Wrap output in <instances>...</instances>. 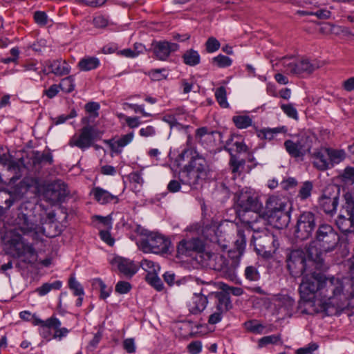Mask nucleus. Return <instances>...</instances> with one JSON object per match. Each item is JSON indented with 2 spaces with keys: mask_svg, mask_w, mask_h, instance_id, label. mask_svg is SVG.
Returning a JSON list of instances; mask_svg holds the SVG:
<instances>
[{
  "mask_svg": "<svg viewBox=\"0 0 354 354\" xmlns=\"http://www.w3.org/2000/svg\"><path fill=\"white\" fill-rule=\"evenodd\" d=\"M343 279L326 277L315 272L304 276L299 286L301 297L304 299L302 313H324L330 316L337 314L348 306L354 297Z\"/></svg>",
  "mask_w": 354,
  "mask_h": 354,
  "instance_id": "f257e3e1",
  "label": "nucleus"
},
{
  "mask_svg": "<svg viewBox=\"0 0 354 354\" xmlns=\"http://www.w3.org/2000/svg\"><path fill=\"white\" fill-rule=\"evenodd\" d=\"M13 230L16 232H21V236H28L35 241H39L43 235L55 237L60 232L57 222L46 221L41 227L36 224L31 210L28 209L24 205L17 210Z\"/></svg>",
  "mask_w": 354,
  "mask_h": 354,
  "instance_id": "f03ea898",
  "label": "nucleus"
},
{
  "mask_svg": "<svg viewBox=\"0 0 354 354\" xmlns=\"http://www.w3.org/2000/svg\"><path fill=\"white\" fill-rule=\"evenodd\" d=\"M339 241V236L331 225L320 224L316 232L315 239L308 248V255L317 263L319 269H326L322 254L333 250Z\"/></svg>",
  "mask_w": 354,
  "mask_h": 354,
  "instance_id": "7ed1b4c3",
  "label": "nucleus"
},
{
  "mask_svg": "<svg viewBox=\"0 0 354 354\" xmlns=\"http://www.w3.org/2000/svg\"><path fill=\"white\" fill-rule=\"evenodd\" d=\"M9 243L16 252L19 260L15 263L18 270H25L30 264H33L37 260V254L32 244L26 243L21 234L11 230Z\"/></svg>",
  "mask_w": 354,
  "mask_h": 354,
  "instance_id": "20e7f679",
  "label": "nucleus"
},
{
  "mask_svg": "<svg viewBox=\"0 0 354 354\" xmlns=\"http://www.w3.org/2000/svg\"><path fill=\"white\" fill-rule=\"evenodd\" d=\"M309 259L307 261L306 259V254L301 250H294L288 252L286 255V264L287 268L290 272V274L294 277H298L301 276L306 271L307 266L310 265H315L317 270V263L310 259L308 256ZM324 269H320L324 270Z\"/></svg>",
  "mask_w": 354,
  "mask_h": 354,
  "instance_id": "39448f33",
  "label": "nucleus"
},
{
  "mask_svg": "<svg viewBox=\"0 0 354 354\" xmlns=\"http://www.w3.org/2000/svg\"><path fill=\"white\" fill-rule=\"evenodd\" d=\"M170 246V240L157 232H150L140 241V248L145 253L167 254Z\"/></svg>",
  "mask_w": 354,
  "mask_h": 354,
  "instance_id": "423d86ee",
  "label": "nucleus"
},
{
  "mask_svg": "<svg viewBox=\"0 0 354 354\" xmlns=\"http://www.w3.org/2000/svg\"><path fill=\"white\" fill-rule=\"evenodd\" d=\"M235 200L241 212L262 211L263 207L259 194L250 187H244L238 191Z\"/></svg>",
  "mask_w": 354,
  "mask_h": 354,
  "instance_id": "0eeeda50",
  "label": "nucleus"
},
{
  "mask_svg": "<svg viewBox=\"0 0 354 354\" xmlns=\"http://www.w3.org/2000/svg\"><path fill=\"white\" fill-rule=\"evenodd\" d=\"M282 64L287 73L297 75L304 73L310 74L322 66V63L319 61L310 60L307 58L295 60L292 57H283Z\"/></svg>",
  "mask_w": 354,
  "mask_h": 354,
  "instance_id": "6e6552de",
  "label": "nucleus"
},
{
  "mask_svg": "<svg viewBox=\"0 0 354 354\" xmlns=\"http://www.w3.org/2000/svg\"><path fill=\"white\" fill-rule=\"evenodd\" d=\"M345 203L342 206V214L339 216L337 225L344 234L354 232V200L351 194H344Z\"/></svg>",
  "mask_w": 354,
  "mask_h": 354,
  "instance_id": "1a4fd4ad",
  "label": "nucleus"
},
{
  "mask_svg": "<svg viewBox=\"0 0 354 354\" xmlns=\"http://www.w3.org/2000/svg\"><path fill=\"white\" fill-rule=\"evenodd\" d=\"M261 211H238L239 216L241 221L251 228L254 232H262L265 234V239L269 241H274V236L268 234L266 227V220L260 214Z\"/></svg>",
  "mask_w": 354,
  "mask_h": 354,
  "instance_id": "9d476101",
  "label": "nucleus"
},
{
  "mask_svg": "<svg viewBox=\"0 0 354 354\" xmlns=\"http://www.w3.org/2000/svg\"><path fill=\"white\" fill-rule=\"evenodd\" d=\"M319 216L311 212H304L299 216L295 236L301 240L308 239L318 224Z\"/></svg>",
  "mask_w": 354,
  "mask_h": 354,
  "instance_id": "9b49d317",
  "label": "nucleus"
},
{
  "mask_svg": "<svg viewBox=\"0 0 354 354\" xmlns=\"http://www.w3.org/2000/svg\"><path fill=\"white\" fill-rule=\"evenodd\" d=\"M69 193L67 185L62 180H56L47 185L44 198L50 205H55L64 202Z\"/></svg>",
  "mask_w": 354,
  "mask_h": 354,
  "instance_id": "f8f14e48",
  "label": "nucleus"
},
{
  "mask_svg": "<svg viewBox=\"0 0 354 354\" xmlns=\"http://www.w3.org/2000/svg\"><path fill=\"white\" fill-rule=\"evenodd\" d=\"M96 132L97 131L93 127L86 125L80 130L79 134H75L71 138L68 145L72 147H77L84 151L93 146Z\"/></svg>",
  "mask_w": 354,
  "mask_h": 354,
  "instance_id": "ddd939ff",
  "label": "nucleus"
},
{
  "mask_svg": "<svg viewBox=\"0 0 354 354\" xmlns=\"http://www.w3.org/2000/svg\"><path fill=\"white\" fill-rule=\"evenodd\" d=\"M189 156L191 160L189 165L185 167L205 176L207 170L205 159L192 149H185L180 155V158L182 160H185V158H189Z\"/></svg>",
  "mask_w": 354,
  "mask_h": 354,
  "instance_id": "4468645a",
  "label": "nucleus"
},
{
  "mask_svg": "<svg viewBox=\"0 0 354 354\" xmlns=\"http://www.w3.org/2000/svg\"><path fill=\"white\" fill-rule=\"evenodd\" d=\"M283 145L288 154L293 158L304 156L311 147L307 137H301L297 141L287 140Z\"/></svg>",
  "mask_w": 354,
  "mask_h": 354,
  "instance_id": "2eb2a0df",
  "label": "nucleus"
},
{
  "mask_svg": "<svg viewBox=\"0 0 354 354\" xmlns=\"http://www.w3.org/2000/svg\"><path fill=\"white\" fill-rule=\"evenodd\" d=\"M151 45L156 58L161 61L167 60L171 53L177 51L179 48L178 44L167 41H154Z\"/></svg>",
  "mask_w": 354,
  "mask_h": 354,
  "instance_id": "dca6fc26",
  "label": "nucleus"
},
{
  "mask_svg": "<svg viewBox=\"0 0 354 354\" xmlns=\"http://www.w3.org/2000/svg\"><path fill=\"white\" fill-rule=\"evenodd\" d=\"M47 332L50 333V337H44L47 340L56 339L61 340L63 337H66L69 330L65 327H61L62 323L56 317H50L47 319L46 322Z\"/></svg>",
  "mask_w": 354,
  "mask_h": 354,
  "instance_id": "f3484780",
  "label": "nucleus"
},
{
  "mask_svg": "<svg viewBox=\"0 0 354 354\" xmlns=\"http://www.w3.org/2000/svg\"><path fill=\"white\" fill-rule=\"evenodd\" d=\"M339 196L337 193H330L325 190L319 198V205L328 214H333L337 209Z\"/></svg>",
  "mask_w": 354,
  "mask_h": 354,
  "instance_id": "a211bd4d",
  "label": "nucleus"
},
{
  "mask_svg": "<svg viewBox=\"0 0 354 354\" xmlns=\"http://www.w3.org/2000/svg\"><path fill=\"white\" fill-rule=\"evenodd\" d=\"M111 263L127 278H131L138 271L137 266L132 261L120 257H114Z\"/></svg>",
  "mask_w": 354,
  "mask_h": 354,
  "instance_id": "6ab92c4d",
  "label": "nucleus"
},
{
  "mask_svg": "<svg viewBox=\"0 0 354 354\" xmlns=\"http://www.w3.org/2000/svg\"><path fill=\"white\" fill-rule=\"evenodd\" d=\"M311 159L314 167L319 170L324 171L330 168L328 148L316 149L312 153Z\"/></svg>",
  "mask_w": 354,
  "mask_h": 354,
  "instance_id": "aec40b11",
  "label": "nucleus"
},
{
  "mask_svg": "<svg viewBox=\"0 0 354 354\" xmlns=\"http://www.w3.org/2000/svg\"><path fill=\"white\" fill-rule=\"evenodd\" d=\"M203 249V243L198 238L182 240L177 248L178 252L184 255H189L192 251L201 252Z\"/></svg>",
  "mask_w": 354,
  "mask_h": 354,
  "instance_id": "412c9836",
  "label": "nucleus"
},
{
  "mask_svg": "<svg viewBox=\"0 0 354 354\" xmlns=\"http://www.w3.org/2000/svg\"><path fill=\"white\" fill-rule=\"evenodd\" d=\"M208 304V299L203 294V290L200 293H194L189 301L188 308L189 312L193 315H197L203 312Z\"/></svg>",
  "mask_w": 354,
  "mask_h": 354,
  "instance_id": "4be33fe9",
  "label": "nucleus"
},
{
  "mask_svg": "<svg viewBox=\"0 0 354 354\" xmlns=\"http://www.w3.org/2000/svg\"><path fill=\"white\" fill-rule=\"evenodd\" d=\"M291 205L280 211L270 213L268 216L278 228L286 227L290 221Z\"/></svg>",
  "mask_w": 354,
  "mask_h": 354,
  "instance_id": "5701e85b",
  "label": "nucleus"
},
{
  "mask_svg": "<svg viewBox=\"0 0 354 354\" xmlns=\"http://www.w3.org/2000/svg\"><path fill=\"white\" fill-rule=\"evenodd\" d=\"M134 137L133 132H130L127 134L123 135L118 139L113 138L106 140V142L109 145V147L115 153H120L122 151V148L129 145Z\"/></svg>",
  "mask_w": 354,
  "mask_h": 354,
  "instance_id": "b1692460",
  "label": "nucleus"
},
{
  "mask_svg": "<svg viewBox=\"0 0 354 354\" xmlns=\"http://www.w3.org/2000/svg\"><path fill=\"white\" fill-rule=\"evenodd\" d=\"M205 177L194 170L185 167L184 169L180 173V180L183 184H186L192 187H195L199 183V181Z\"/></svg>",
  "mask_w": 354,
  "mask_h": 354,
  "instance_id": "393cba45",
  "label": "nucleus"
},
{
  "mask_svg": "<svg viewBox=\"0 0 354 354\" xmlns=\"http://www.w3.org/2000/svg\"><path fill=\"white\" fill-rule=\"evenodd\" d=\"M290 205H291V204L286 198H282L275 196H270L266 202V214L268 215L270 213L280 211Z\"/></svg>",
  "mask_w": 354,
  "mask_h": 354,
  "instance_id": "a878e982",
  "label": "nucleus"
},
{
  "mask_svg": "<svg viewBox=\"0 0 354 354\" xmlns=\"http://www.w3.org/2000/svg\"><path fill=\"white\" fill-rule=\"evenodd\" d=\"M214 295L216 298L215 309L225 314L232 308L230 296L228 294L215 292Z\"/></svg>",
  "mask_w": 354,
  "mask_h": 354,
  "instance_id": "bb28decb",
  "label": "nucleus"
},
{
  "mask_svg": "<svg viewBox=\"0 0 354 354\" xmlns=\"http://www.w3.org/2000/svg\"><path fill=\"white\" fill-rule=\"evenodd\" d=\"M48 73H51L57 76L68 75L71 71V67L65 61L53 60L47 65Z\"/></svg>",
  "mask_w": 354,
  "mask_h": 354,
  "instance_id": "cd10ccee",
  "label": "nucleus"
},
{
  "mask_svg": "<svg viewBox=\"0 0 354 354\" xmlns=\"http://www.w3.org/2000/svg\"><path fill=\"white\" fill-rule=\"evenodd\" d=\"M93 194L95 200L101 204H105L112 201H115V203H118V198L116 196L110 194L106 190L100 187L94 188Z\"/></svg>",
  "mask_w": 354,
  "mask_h": 354,
  "instance_id": "c85d7f7f",
  "label": "nucleus"
},
{
  "mask_svg": "<svg viewBox=\"0 0 354 354\" xmlns=\"http://www.w3.org/2000/svg\"><path fill=\"white\" fill-rule=\"evenodd\" d=\"M4 167H6V170L10 172L12 176L10 177V180L15 182L21 176V170L24 167L21 165L19 162L13 160H6L4 163Z\"/></svg>",
  "mask_w": 354,
  "mask_h": 354,
  "instance_id": "c756f323",
  "label": "nucleus"
},
{
  "mask_svg": "<svg viewBox=\"0 0 354 354\" xmlns=\"http://www.w3.org/2000/svg\"><path fill=\"white\" fill-rule=\"evenodd\" d=\"M100 60L95 57L86 56L82 58L77 64L80 71H89L97 68L100 66Z\"/></svg>",
  "mask_w": 354,
  "mask_h": 354,
  "instance_id": "7c9ffc66",
  "label": "nucleus"
},
{
  "mask_svg": "<svg viewBox=\"0 0 354 354\" xmlns=\"http://www.w3.org/2000/svg\"><path fill=\"white\" fill-rule=\"evenodd\" d=\"M245 160L243 159H239L235 155L231 154L230 159L229 161V165L232 173L233 174V179L237 176H240L244 169Z\"/></svg>",
  "mask_w": 354,
  "mask_h": 354,
  "instance_id": "2f4dec72",
  "label": "nucleus"
},
{
  "mask_svg": "<svg viewBox=\"0 0 354 354\" xmlns=\"http://www.w3.org/2000/svg\"><path fill=\"white\" fill-rule=\"evenodd\" d=\"M183 59L185 64L194 66L200 63L201 57L198 51L189 49L183 54Z\"/></svg>",
  "mask_w": 354,
  "mask_h": 354,
  "instance_id": "473e14b6",
  "label": "nucleus"
},
{
  "mask_svg": "<svg viewBox=\"0 0 354 354\" xmlns=\"http://www.w3.org/2000/svg\"><path fill=\"white\" fill-rule=\"evenodd\" d=\"M62 283L60 281H55L53 283H44L40 287H38L35 292L39 296H44L53 290H59L62 287Z\"/></svg>",
  "mask_w": 354,
  "mask_h": 354,
  "instance_id": "72a5a7b5",
  "label": "nucleus"
},
{
  "mask_svg": "<svg viewBox=\"0 0 354 354\" xmlns=\"http://www.w3.org/2000/svg\"><path fill=\"white\" fill-rule=\"evenodd\" d=\"M328 151L329 160L330 161V168L333 167L335 164H338L342 162L345 158V153L343 150L328 148Z\"/></svg>",
  "mask_w": 354,
  "mask_h": 354,
  "instance_id": "f704fd0d",
  "label": "nucleus"
},
{
  "mask_svg": "<svg viewBox=\"0 0 354 354\" xmlns=\"http://www.w3.org/2000/svg\"><path fill=\"white\" fill-rule=\"evenodd\" d=\"M32 161L34 164H40L44 162H47L49 164H52L53 162V156L50 152H40V151H34L32 156Z\"/></svg>",
  "mask_w": 354,
  "mask_h": 354,
  "instance_id": "c9c22d12",
  "label": "nucleus"
},
{
  "mask_svg": "<svg viewBox=\"0 0 354 354\" xmlns=\"http://www.w3.org/2000/svg\"><path fill=\"white\" fill-rule=\"evenodd\" d=\"M145 279L157 290L160 291L163 289V283L156 272L148 271V273L146 274Z\"/></svg>",
  "mask_w": 354,
  "mask_h": 354,
  "instance_id": "e433bc0d",
  "label": "nucleus"
},
{
  "mask_svg": "<svg viewBox=\"0 0 354 354\" xmlns=\"http://www.w3.org/2000/svg\"><path fill=\"white\" fill-rule=\"evenodd\" d=\"M232 121L238 129H246L252 124V120L248 115H235Z\"/></svg>",
  "mask_w": 354,
  "mask_h": 354,
  "instance_id": "4c0bfd02",
  "label": "nucleus"
},
{
  "mask_svg": "<svg viewBox=\"0 0 354 354\" xmlns=\"http://www.w3.org/2000/svg\"><path fill=\"white\" fill-rule=\"evenodd\" d=\"M214 95L216 101L222 108L229 107V103L227 100V92L224 86H220L216 88Z\"/></svg>",
  "mask_w": 354,
  "mask_h": 354,
  "instance_id": "58836bf2",
  "label": "nucleus"
},
{
  "mask_svg": "<svg viewBox=\"0 0 354 354\" xmlns=\"http://www.w3.org/2000/svg\"><path fill=\"white\" fill-rule=\"evenodd\" d=\"M35 326H40L39 333L43 337H50V333L47 332L46 320H42L35 315H32L31 321Z\"/></svg>",
  "mask_w": 354,
  "mask_h": 354,
  "instance_id": "ea45409f",
  "label": "nucleus"
},
{
  "mask_svg": "<svg viewBox=\"0 0 354 354\" xmlns=\"http://www.w3.org/2000/svg\"><path fill=\"white\" fill-rule=\"evenodd\" d=\"M210 261H215L214 269L218 271L225 269V268H226V265L228 263V260L220 254H214L212 255L210 257Z\"/></svg>",
  "mask_w": 354,
  "mask_h": 354,
  "instance_id": "a19ab883",
  "label": "nucleus"
},
{
  "mask_svg": "<svg viewBox=\"0 0 354 354\" xmlns=\"http://www.w3.org/2000/svg\"><path fill=\"white\" fill-rule=\"evenodd\" d=\"M75 86L74 78L71 75L63 78L59 84L60 89L65 93L72 92L75 89Z\"/></svg>",
  "mask_w": 354,
  "mask_h": 354,
  "instance_id": "79ce46f5",
  "label": "nucleus"
},
{
  "mask_svg": "<svg viewBox=\"0 0 354 354\" xmlns=\"http://www.w3.org/2000/svg\"><path fill=\"white\" fill-rule=\"evenodd\" d=\"M313 187V185L310 181H306L303 183L298 194L301 200H306L310 196Z\"/></svg>",
  "mask_w": 354,
  "mask_h": 354,
  "instance_id": "37998d69",
  "label": "nucleus"
},
{
  "mask_svg": "<svg viewBox=\"0 0 354 354\" xmlns=\"http://www.w3.org/2000/svg\"><path fill=\"white\" fill-rule=\"evenodd\" d=\"M245 328L254 333H262L264 326L257 320H250L245 323Z\"/></svg>",
  "mask_w": 354,
  "mask_h": 354,
  "instance_id": "c03bdc74",
  "label": "nucleus"
},
{
  "mask_svg": "<svg viewBox=\"0 0 354 354\" xmlns=\"http://www.w3.org/2000/svg\"><path fill=\"white\" fill-rule=\"evenodd\" d=\"M245 278L251 281H257L260 278V274L257 268L254 266H248L245 270Z\"/></svg>",
  "mask_w": 354,
  "mask_h": 354,
  "instance_id": "a18cd8bd",
  "label": "nucleus"
},
{
  "mask_svg": "<svg viewBox=\"0 0 354 354\" xmlns=\"http://www.w3.org/2000/svg\"><path fill=\"white\" fill-rule=\"evenodd\" d=\"M68 286L73 291L75 296H82L84 295V292L82 286L74 277L70 278Z\"/></svg>",
  "mask_w": 354,
  "mask_h": 354,
  "instance_id": "49530a36",
  "label": "nucleus"
},
{
  "mask_svg": "<svg viewBox=\"0 0 354 354\" xmlns=\"http://www.w3.org/2000/svg\"><path fill=\"white\" fill-rule=\"evenodd\" d=\"M212 62L221 68L227 67L232 64L231 59L223 55H218V56L214 57L212 59Z\"/></svg>",
  "mask_w": 354,
  "mask_h": 354,
  "instance_id": "de8ad7c7",
  "label": "nucleus"
},
{
  "mask_svg": "<svg viewBox=\"0 0 354 354\" xmlns=\"http://www.w3.org/2000/svg\"><path fill=\"white\" fill-rule=\"evenodd\" d=\"M236 266L234 264L229 265V263L226 265V268L225 269L221 270V272H222L224 277L226 279L234 281L236 279Z\"/></svg>",
  "mask_w": 354,
  "mask_h": 354,
  "instance_id": "09e8293b",
  "label": "nucleus"
},
{
  "mask_svg": "<svg viewBox=\"0 0 354 354\" xmlns=\"http://www.w3.org/2000/svg\"><path fill=\"white\" fill-rule=\"evenodd\" d=\"M94 285L96 287H99L100 289V297L102 299L107 298L110 292H111V288H107L106 286L104 284V283L100 279H97L94 281Z\"/></svg>",
  "mask_w": 354,
  "mask_h": 354,
  "instance_id": "8fccbe9b",
  "label": "nucleus"
},
{
  "mask_svg": "<svg viewBox=\"0 0 354 354\" xmlns=\"http://www.w3.org/2000/svg\"><path fill=\"white\" fill-rule=\"evenodd\" d=\"M246 243L245 237L244 233L241 230H239L237 232V239L235 241V245L240 254L243 253Z\"/></svg>",
  "mask_w": 354,
  "mask_h": 354,
  "instance_id": "3c124183",
  "label": "nucleus"
},
{
  "mask_svg": "<svg viewBox=\"0 0 354 354\" xmlns=\"http://www.w3.org/2000/svg\"><path fill=\"white\" fill-rule=\"evenodd\" d=\"M281 109L290 118H292L295 120L298 119V113L297 109L293 106L292 104H281Z\"/></svg>",
  "mask_w": 354,
  "mask_h": 354,
  "instance_id": "603ef678",
  "label": "nucleus"
},
{
  "mask_svg": "<svg viewBox=\"0 0 354 354\" xmlns=\"http://www.w3.org/2000/svg\"><path fill=\"white\" fill-rule=\"evenodd\" d=\"M205 46L208 53H214L220 48V43L216 38L209 37L206 41Z\"/></svg>",
  "mask_w": 354,
  "mask_h": 354,
  "instance_id": "864d4df0",
  "label": "nucleus"
},
{
  "mask_svg": "<svg viewBox=\"0 0 354 354\" xmlns=\"http://www.w3.org/2000/svg\"><path fill=\"white\" fill-rule=\"evenodd\" d=\"M131 289V285L127 281H120L115 285V292L119 294H126Z\"/></svg>",
  "mask_w": 354,
  "mask_h": 354,
  "instance_id": "5fc2aeb1",
  "label": "nucleus"
},
{
  "mask_svg": "<svg viewBox=\"0 0 354 354\" xmlns=\"http://www.w3.org/2000/svg\"><path fill=\"white\" fill-rule=\"evenodd\" d=\"M35 22L40 26H46L48 23V16L45 12L36 11L34 13Z\"/></svg>",
  "mask_w": 354,
  "mask_h": 354,
  "instance_id": "6e6d98bb",
  "label": "nucleus"
},
{
  "mask_svg": "<svg viewBox=\"0 0 354 354\" xmlns=\"http://www.w3.org/2000/svg\"><path fill=\"white\" fill-rule=\"evenodd\" d=\"M223 313L220 312L215 309L213 313L209 316L208 323L209 324H216L222 320Z\"/></svg>",
  "mask_w": 354,
  "mask_h": 354,
  "instance_id": "4d7b16f0",
  "label": "nucleus"
},
{
  "mask_svg": "<svg viewBox=\"0 0 354 354\" xmlns=\"http://www.w3.org/2000/svg\"><path fill=\"white\" fill-rule=\"evenodd\" d=\"M86 111L92 114L93 116H98L97 111L100 109V104L97 102H91L85 105Z\"/></svg>",
  "mask_w": 354,
  "mask_h": 354,
  "instance_id": "13d9d810",
  "label": "nucleus"
},
{
  "mask_svg": "<svg viewBox=\"0 0 354 354\" xmlns=\"http://www.w3.org/2000/svg\"><path fill=\"white\" fill-rule=\"evenodd\" d=\"M123 348L128 353H133L136 351L135 342L133 338H128L123 342Z\"/></svg>",
  "mask_w": 354,
  "mask_h": 354,
  "instance_id": "bf43d9fd",
  "label": "nucleus"
},
{
  "mask_svg": "<svg viewBox=\"0 0 354 354\" xmlns=\"http://www.w3.org/2000/svg\"><path fill=\"white\" fill-rule=\"evenodd\" d=\"M279 341V337L276 335H269L262 337L259 342L260 346H263L269 344H276Z\"/></svg>",
  "mask_w": 354,
  "mask_h": 354,
  "instance_id": "052dcab7",
  "label": "nucleus"
},
{
  "mask_svg": "<svg viewBox=\"0 0 354 354\" xmlns=\"http://www.w3.org/2000/svg\"><path fill=\"white\" fill-rule=\"evenodd\" d=\"M187 348L191 354H198L201 351L202 344L199 341L192 342L187 346Z\"/></svg>",
  "mask_w": 354,
  "mask_h": 354,
  "instance_id": "680f3d73",
  "label": "nucleus"
},
{
  "mask_svg": "<svg viewBox=\"0 0 354 354\" xmlns=\"http://www.w3.org/2000/svg\"><path fill=\"white\" fill-rule=\"evenodd\" d=\"M308 15H315L320 19H327L330 18L331 12L326 9L318 10L314 12H308Z\"/></svg>",
  "mask_w": 354,
  "mask_h": 354,
  "instance_id": "e2e57ef3",
  "label": "nucleus"
},
{
  "mask_svg": "<svg viewBox=\"0 0 354 354\" xmlns=\"http://www.w3.org/2000/svg\"><path fill=\"white\" fill-rule=\"evenodd\" d=\"M141 266L144 270H147V272L151 271L156 272V268H157L158 270L160 269L158 265H155L153 261L147 259H145L142 261Z\"/></svg>",
  "mask_w": 354,
  "mask_h": 354,
  "instance_id": "0e129e2a",
  "label": "nucleus"
},
{
  "mask_svg": "<svg viewBox=\"0 0 354 354\" xmlns=\"http://www.w3.org/2000/svg\"><path fill=\"white\" fill-rule=\"evenodd\" d=\"M318 348L316 344H310L308 346L300 348L296 351V354H312Z\"/></svg>",
  "mask_w": 354,
  "mask_h": 354,
  "instance_id": "69168bd1",
  "label": "nucleus"
},
{
  "mask_svg": "<svg viewBox=\"0 0 354 354\" xmlns=\"http://www.w3.org/2000/svg\"><path fill=\"white\" fill-rule=\"evenodd\" d=\"M93 25L96 28H102L108 25V21L103 16H97L93 19Z\"/></svg>",
  "mask_w": 354,
  "mask_h": 354,
  "instance_id": "338daca9",
  "label": "nucleus"
},
{
  "mask_svg": "<svg viewBox=\"0 0 354 354\" xmlns=\"http://www.w3.org/2000/svg\"><path fill=\"white\" fill-rule=\"evenodd\" d=\"M130 181L139 185H142L144 180L142 176L141 171H134L129 174Z\"/></svg>",
  "mask_w": 354,
  "mask_h": 354,
  "instance_id": "774afa93",
  "label": "nucleus"
}]
</instances>
